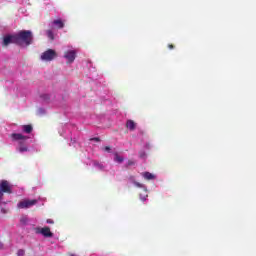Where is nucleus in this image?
I'll return each instance as SVG.
<instances>
[{"label":"nucleus","mask_w":256,"mask_h":256,"mask_svg":"<svg viewBox=\"0 0 256 256\" xmlns=\"http://www.w3.org/2000/svg\"><path fill=\"white\" fill-rule=\"evenodd\" d=\"M14 42L15 45H26L27 47L33 43V33L30 30H22L15 34Z\"/></svg>","instance_id":"obj_1"},{"label":"nucleus","mask_w":256,"mask_h":256,"mask_svg":"<svg viewBox=\"0 0 256 256\" xmlns=\"http://www.w3.org/2000/svg\"><path fill=\"white\" fill-rule=\"evenodd\" d=\"M10 137H11L12 141H19L20 146H19L18 151L20 153H25V152L29 151V148L23 144V141H27V139H29V136H25L21 133H12L10 135Z\"/></svg>","instance_id":"obj_2"},{"label":"nucleus","mask_w":256,"mask_h":256,"mask_svg":"<svg viewBox=\"0 0 256 256\" xmlns=\"http://www.w3.org/2000/svg\"><path fill=\"white\" fill-rule=\"evenodd\" d=\"M38 203L37 199H24L17 204L18 209H30Z\"/></svg>","instance_id":"obj_3"},{"label":"nucleus","mask_w":256,"mask_h":256,"mask_svg":"<svg viewBox=\"0 0 256 256\" xmlns=\"http://www.w3.org/2000/svg\"><path fill=\"white\" fill-rule=\"evenodd\" d=\"M57 57V52L53 49H48L41 55L42 61H53Z\"/></svg>","instance_id":"obj_4"},{"label":"nucleus","mask_w":256,"mask_h":256,"mask_svg":"<svg viewBox=\"0 0 256 256\" xmlns=\"http://www.w3.org/2000/svg\"><path fill=\"white\" fill-rule=\"evenodd\" d=\"M0 191L2 193H8V195H11L13 193V186L9 183L7 180H2L0 182Z\"/></svg>","instance_id":"obj_5"},{"label":"nucleus","mask_w":256,"mask_h":256,"mask_svg":"<svg viewBox=\"0 0 256 256\" xmlns=\"http://www.w3.org/2000/svg\"><path fill=\"white\" fill-rule=\"evenodd\" d=\"M64 57L67 59L68 63H73L77 57V52L75 50H68L64 53Z\"/></svg>","instance_id":"obj_6"},{"label":"nucleus","mask_w":256,"mask_h":256,"mask_svg":"<svg viewBox=\"0 0 256 256\" xmlns=\"http://www.w3.org/2000/svg\"><path fill=\"white\" fill-rule=\"evenodd\" d=\"M11 43H15V35H6L3 37V47H8Z\"/></svg>","instance_id":"obj_7"},{"label":"nucleus","mask_w":256,"mask_h":256,"mask_svg":"<svg viewBox=\"0 0 256 256\" xmlns=\"http://www.w3.org/2000/svg\"><path fill=\"white\" fill-rule=\"evenodd\" d=\"M38 233H41L44 237H53V234L51 232V228L49 227H44Z\"/></svg>","instance_id":"obj_8"},{"label":"nucleus","mask_w":256,"mask_h":256,"mask_svg":"<svg viewBox=\"0 0 256 256\" xmlns=\"http://www.w3.org/2000/svg\"><path fill=\"white\" fill-rule=\"evenodd\" d=\"M126 127L129 129V131H135L137 129V123L133 120H127Z\"/></svg>","instance_id":"obj_9"},{"label":"nucleus","mask_w":256,"mask_h":256,"mask_svg":"<svg viewBox=\"0 0 256 256\" xmlns=\"http://www.w3.org/2000/svg\"><path fill=\"white\" fill-rule=\"evenodd\" d=\"M52 24L55 25L56 29H63L65 27V22L61 19L54 20Z\"/></svg>","instance_id":"obj_10"},{"label":"nucleus","mask_w":256,"mask_h":256,"mask_svg":"<svg viewBox=\"0 0 256 256\" xmlns=\"http://www.w3.org/2000/svg\"><path fill=\"white\" fill-rule=\"evenodd\" d=\"M22 130L24 133H32L33 132V126L31 124H28V125H23L22 126Z\"/></svg>","instance_id":"obj_11"},{"label":"nucleus","mask_w":256,"mask_h":256,"mask_svg":"<svg viewBox=\"0 0 256 256\" xmlns=\"http://www.w3.org/2000/svg\"><path fill=\"white\" fill-rule=\"evenodd\" d=\"M142 176L144 177V179H146L147 181H151L153 179H155V175H153L152 173L150 172H144L142 174Z\"/></svg>","instance_id":"obj_12"},{"label":"nucleus","mask_w":256,"mask_h":256,"mask_svg":"<svg viewBox=\"0 0 256 256\" xmlns=\"http://www.w3.org/2000/svg\"><path fill=\"white\" fill-rule=\"evenodd\" d=\"M114 161L116 163H123V161H125V158H123L122 156L119 155V153H115L114 154Z\"/></svg>","instance_id":"obj_13"},{"label":"nucleus","mask_w":256,"mask_h":256,"mask_svg":"<svg viewBox=\"0 0 256 256\" xmlns=\"http://www.w3.org/2000/svg\"><path fill=\"white\" fill-rule=\"evenodd\" d=\"M47 37L48 39H51V41H53L55 39V35L53 34L52 30H47Z\"/></svg>","instance_id":"obj_14"},{"label":"nucleus","mask_w":256,"mask_h":256,"mask_svg":"<svg viewBox=\"0 0 256 256\" xmlns=\"http://www.w3.org/2000/svg\"><path fill=\"white\" fill-rule=\"evenodd\" d=\"M139 157H140V159H147V153L145 151H140Z\"/></svg>","instance_id":"obj_15"},{"label":"nucleus","mask_w":256,"mask_h":256,"mask_svg":"<svg viewBox=\"0 0 256 256\" xmlns=\"http://www.w3.org/2000/svg\"><path fill=\"white\" fill-rule=\"evenodd\" d=\"M133 165H135V161H133V160H128V162H127V167H132Z\"/></svg>","instance_id":"obj_16"},{"label":"nucleus","mask_w":256,"mask_h":256,"mask_svg":"<svg viewBox=\"0 0 256 256\" xmlns=\"http://www.w3.org/2000/svg\"><path fill=\"white\" fill-rule=\"evenodd\" d=\"M103 151H106L107 153H111V147L106 146V147L103 148Z\"/></svg>","instance_id":"obj_17"},{"label":"nucleus","mask_w":256,"mask_h":256,"mask_svg":"<svg viewBox=\"0 0 256 256\" xmlns=\"http://www.w3.org/2000/svg\"><path fill=\"white\" fill-rule=\"evenodd\" d=\"M90 141H96L97 143H99L101 141V138L94 137V138H91Z\"/></svg>","instance_id":"obj_18"},{"label":"nucleus","mask_w":256,"mask_h":256,"mask_svg":"<svg viewBox=\"0 0 256 256\" xmlns=\"http://www.w3.org/2000/svg\"><path fill=\"white\" fill-rule=\"evenodd\" d=\"M20 221H21V223H23V225H26V223H27V217H22V218L20 219Z\"/></svg>","instance_id":"obj_19"},{"label":"nucleus","mask_w":256,"mask_h":256,"mask_svg":"<svg viewBox=\"0 0 256 256\" xmlns=\"http://www.w3.org/2000/svg\"><path fill=\"white\" fill-rule=\"evenodd\" d=\"M95 167H99L100 169H103L102 164H100L99 162H94Z\"/></svg>","instance_id":"obj_20"},{"label":"nucleus","mask_w":256,"mask_h":256,"mask_svg":"<svg viewBox=\"0 0 256 256\" xmlns=\"http://www.w3.org/2000/svg\"><path fill=\"white\" fill-rule=\"evenodd\" d=\"M134 185H136V187H143V185L139 182H134Z\"/></svg>","instance_id":"obj_21"},{"label":"nucleus","mask_w":256,"mask_h":256,"mask_svg":"<svg viewBox=\"0 0 256 256\" xmlns=\"http://www.w3.org/2000/svg\"><path fill=\"white\" fill-rule=\"evenodd\" d=\"M24 254H25V251H23V250L18 251V256H21V255H24Z\"/></svg>","instance_id":"obj_22"},{"label":"nucleus","mask_w":256,"mask_h":256,"mask_svg":"<svg viewBox=\"0 0 256 256\" xmlns=\"http://www.w3.org/2000/svg\"><path fill=\"white\" fill-rule=\"evenodd\" d=\"M168 49H175V45L169 44V45H168Z\"/></svg>","instance_id":"obj_23"},{"label":"nucleus","mask_w":256,"mask_h":256,"mask_svg":"<svg viewBox=\"0 0 256 256\" xmlns=\"http://www.w3.org/2000/svg\"><path fill=\"white\" fill-rule=\"evenodd\" d=\"M47 223H49L50 225H53L54 222H53L52 219H48V220H47Z\"/></svg>","instance_id":"obj_24"},{"label":"nucleus","mask_w":256,"mask_h":256,"mask_svg":"<svg viewBox=\"0 0 256 256\" xmlns=\"http://www.w3.org/2000/svg\"><path fill=\"white\" fill-rule=\"evenodd\" d=\"M3 193H5V192H2V191L0 190V199H3Z\"/></svg>","instance_id":"obj_25"},{"label":"nucleus","mask_w":256,"mask_h":256,"mask_svg":"<svg viewBox=\"0 0 256 256\" xmlns=\"http://www.w3.org/2000/svg\"><path fill=\"white\" fill-rule=\"evenodd\" d=\"M0 249H3V243L0 242Z\"/></svg>","instance_id":"obj_26"}]
</instances>
